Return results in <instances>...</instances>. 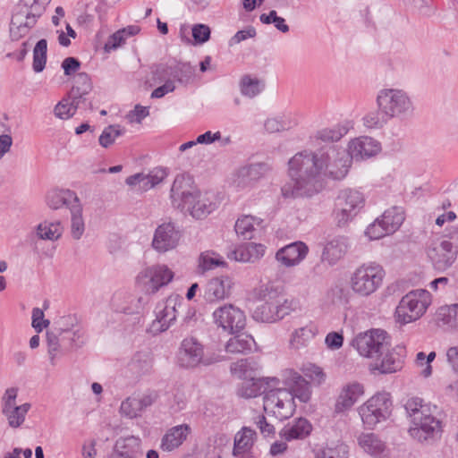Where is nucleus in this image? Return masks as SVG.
<instances>
[{"label": "nucleus", "instance_id": "nucleus-1", "mask_svg": "<svg viewBox=\"0 0 458 458\" xmlns=\"http://www.w3.org/2000/svg\"><path fill=\"white\" fill-rule=\"evenodd\" d=\"M345 149L329 146L317 151H301L288 162L292 181L282 188L284 197H312L324 188V178L343 180L352 166Z\"/></svg>", "mask_w": 458, "mask_h": 458}, {"label": "nucleus", "instance_id": "nucleus-2", "mask_svg": "<svg viewBox=\"0 0 458 458\" xmlns=\"http://www.w3.org/2000/svg\"><path fill=\"white\" fill-rule=\"evenodd\" d=\"M403 407L410 419L408 434L412 439L431 443L441 437L445 414L440 407L419 397L407 399Z\"/></svg>", "mask_w": 458, "mask_h": 458}, {"label": "nucleus", "instance_id": "nucleus-3", "mask_svg": "<svg viewBox=\"0 0 458 458\" xmlns=\"http://www.w3.org/2000/svg\"><path fill=\"white\" fill-rule=\"evenodd\" d=\"M170 199L174 208L188 213L197 220L205 219L217 208L213 193L201 191L193 180L178 174L171 187Z\"/></svg>", "mask_w": 458, "mask_h": 458}, {"label": "nucleus", "instance_id": "nucleus-4", "mask_svg": "<svg viewBox=\"0 0 458 458\" xmlns=\"http://www.w3.org/2000/svg\"><path fill=\"white\" fill-rule=\"evenodd\" d=\"M260 303L253 311V318L259 322L274 323L293 310V301L284 298L278 288L265 284L256 292Z\"/></svg>", "mask_w": 458, "mask_h": 458}, {"label": "nucleus", "instance_id": "nucleus-5", "mask_svg": "<svg viewBox=\"0 0 458 458\" xmlns=\"http://www.w3.org/2000/svg\"><path fill=\"white\" fill-rule=\"evenodd\" d=\"M385 277L386 271L383 266L375 261H367L352 270L348 284L353 295L369 298L383 286Z\"/></svg>", "mask_w": 458, "mask_h": 458}, {"label": "nucleus", "instance_id": "nucleus-6", "mask_svg": "<svg viewBox=\"0 0 458 458\" xmlns=\"http://www.w3.org/2000/svg\"><path fill=\"white\" fill-rule=\"evenodd\" d=\"M377 105L381 114L388 119H403L412 115L413 100L406 90L399 88H385L377 95Z\"/></svg>", "mask_w": 458, "mask_h": 458}, {"label": "nucleus", "instance_id": "nucleus-7", "mask_svg": "<svg viewBox=\"0 0 458 458\" xmlns=\"http://www.w3.org/2000/svg\"><path fill=\"white\" fill-rule=\"evenodd\" d=\"M363 426L373 429L387 420L393 411V401L388 393H377L357 409Z\"/></svg>", "mask_w": 458, "mask_h": 458}, {"label": "nucleus", "instance_id": "nucleus-8", "mask_svg": "<svg viewBox=\"0 0 458 458\" xmlns=\"http://www.w3.org/2000/svg\"><path fill=\"white\" fill-rule=\"evenodd\" d=\"M431 294L427 290L417 289L406 293L395 310V319L405 325L420 318L431 304Z\"/></svg>", "mask_w": 458, "mask_h": 458}, {"label": "nucleus", "instance_id": "nucleus-9", "mask_svg": "<svg viewBox=\"0 0 458 458\" xmlns=\"http://www.w3.org/2000/svg\"><path fill=\"white\" fill-rule=\"evenodd\" d=\"M212 322L218 331L234 335L245 328L247 318L240 307L233 303H224L212 312Z\"/></svg>", "mask_w": 458, "mask_h": 458}, {"label": "nucleus", "instance_id": "nucleus-10", "mask_svg": "<svg viewBox=\"0 0 458 458\" xmlns=\"http://www.w3.org/2000/svg\"><path fill=\"white\" fill-rule=\"evenodd\" d=\"M352 345L360 356L373 360L386 350L388 336L384 330L371 329L357 335Z\"/></svg>", "mask_w": 458, "mask_h": 458}, {"label": "nucleus", "instance_id": "nucleus-11", "mask_svg": "<svg viewBox=\"0 0 458 458\" xmlns=\"http://www.w3.org/2000/svg\"><path fill=\"white\" fill-rule=\"evenodd\" d=\"M264 410L268 415L283 420L293 416L296 404L292 394L286 388L268 391L264 396Z\"/></svg>", "mask_w": 458, "mask_h": 458}, {"label": "nucleus", "instance_id": "nucleus-12", "mask_svg": "<svg viewBox=\"0 0 458 458\" xmlns=\"http://www.w3.org/2000/svg\"><path fill=\"white\" fill-rule=\"evenodd\" d=\"M174 273L165 264H156L143 268L136 282L146 293H156L174 279Z\"/></svg>", "mask_w": 458, "mask_h": 458}, {"label": "nucleus", "instance_id": "nucleus-13", "mask_svg": "<svg viewBox=\"0 0 458 458\" xmlns=\"http://www.w3.org/2000/svg\"><path fill=\"white\" fill-rule=\"evenodd\" d=\"M427 255L437 269L445 270L451 267L458 255V233L456 237L433 242L428 248Z\"/></svg>", "mask_w": 458, "mask_h": 458}, {"label": "nucleus", "instance_id": "nucleus-14", "mask_svg": "<svg viewBox=\"0 0 458 458\" xmlns=\"http://www.w3.org/2000/svg\"><path fill=\"white\" fill-rule=\"evenodd\" d=\"M18 388H7L1 397V411L8 425L13 428H20L25 421L31 405L29 403L18 404Z\"/></svg>", "mask_w": 458, "mask_h": 458}, {"label": "nucleus", "instance_id": "nucleus-15", "mask_svg": "<svg viewBox=\"0 0 458 458\" xmlns=\"http://www.w3.org/2000/svg\"><path fill=\"white\" fill-rule=\"evenodd\" d=\"M182 237V230L174 222H164L155 229L151 247L157 253L165 254L174 250L180 245Z\"/></svg>", "mask_w": 458, "mask_h": 458}, {"label": "nucleus", "instance_id": "nucleus-16", "mask_svg": "<svg viewBox=\"0 0 458 458\" xmlns=\"http://www.w3.org/2000/svg\"><path fill=\"white\" fill-rule=\"evenodd\" d=\"M364 204L362 194L356 190L346 189L336 199L335 216L339 225H345Z\"/></svg>", "mask_w": 458, "mask_h": 458}, {"label": "nucleus", "instance_id": "nucleus-17", "mask_svg": "<svg viewBox=\"0 0 458 458\" xmlns=\"http://www.w3.org/2000/svg\"><path fill=\"white\" fill-rule=\"evenodd\" d=\"M406 355L405 348L395 346L389 349V345L383 354H379L371 360L369 369L373 373L391 374L402 369Z\"/></svg>", "mask_w": 458, "mask_h": 458}, {"label": "nucleus", "instance_id": "nucleus-18", "mask_svg": "<svg viewBox=\"0 0 458 458\" xmlns=\"http://www.w3.org/2000/svg\"><path fill=\"white\" fill-rule=\"evenodd\" d=\"M182 299L179 295H170L159 302L155 310L156 318L153 320L150 330L154 334L167 330L177 316V308L181 306Z\"/></svg>", "mask_w": 458, "mask_h": 458}, {"label": "nucleus", "instance_id": "nucleus-19", "mask_svg": "<svg viewBox=\"0 0 458 458\" xmlns=\"http://www.w3.org/2000/svg\"><path fill=\"white\" fill-rule=\"evenodd\" d=\"M235 283L232 276L220 275L210 278L205 284L203 299L208 303H216L231 297Z\"/></svg>", "mask_w": 458, "mask_h": 458}, {"label": "nucleus", "instance_id": "nucleus-20", "mask_svg": "<svg viewBox=\"0 0 458 458\" xmlns=\"http://www.w3.org/2000/svg\"><path fill=\"white\" fill-rule=\"evenodd\" d=\"M381 150V143L369 136H360L350 140L346 148L352 161L367 160L377 156Z\"/></svg>", "mask_w": 458, "mask_h": 458}, {"label": "nucleus", "instance_id": "nucleus-21", "mask_svg": "<svg viewBox=\"0 0 458 458\" xmlns=\"http://www.w3.org/2000/svg\"><path fill=\"white\" fill-rule=\"evenodd\" d=\"M364 394L365 387L361 383L351 381L344 384L335 402V413L343 414L349 411Z\"/></svg>", "mask_w": 458, "mask_h": 458}, {"label": "nucleus", "instance_id": "nucleus-22", "mask_svg": "<svg viewBox=\"0 0 458 458\" xmlns=\"http://www.w3.org/2000/svg\"><path fill=\"white\" fill-rule=\"evenodd\" d=\"M181 360L185 367L199 364L209 365L219 361L218 358L205 357L203 345L195 338H185L181 346Z\"/></svg>", "mask_w": 458, "mask_h": 458}, {"label": "nucleus", "instance_id": "nucleus-23", "mask_svg": "<svg viewBox=\"0 0 458 458\" xmlns=\"http://www.w3.org/2000/svg\"><path fill=\"white\" fill-rule=\"evenodd\" d=\"M38 17V15H36L34 13L18 4L11 20V39L18 41L29 34L30 29L36 25Z\"/></svg>", "mask_w": 458, "mask_h": 458}, {"label": "nucleus", "instance_id": "nucleus-24", "mask_svg": "<svg viewBox=\"0 0 458 458\" xmlns=\"http://www.w3.org/2000/svg\"><path fill=\"white\" fill-rule=\"evenodd\" d=\"M309 247L302 242H295L280 248L275 255L276 260L284 267L299 266L307 257Z\"/></svg>", "mask_w": 458, "mask_h": 458}, {"label": "nucleus", "instance_id": "nucleus-25", "mask_svg": "<svg viewBox=\"0 0 458 458\" xmlns=\"http://www.w3.org/2000/svg\"><path fill=\"white\" fill-rule=\"evenodd\" d=\"M350 247L349 239L345 235L329 237L325 243L321 260L329 266L336 265L346 255Z\"/></svg>", "mask_w": 458, "mask_h": 458}, {"label": "nucleus", "instance_id": "nucleus-26", "mask_svg": "<svg viewBox=\"0 0 458 458\" xmlns=\"http://www.w3.org/2000/svg\"><path fill=\"white\" fill-rule=\"evenodd\" d=\"M359 447L374 458H386L388 449L385 441L375 433H361L357 438Z\"/></svg>", "mask_w": 458, "mask_h": 458}, {"label": "nucleus", "instance_id": "nucleus-27", "mask_svg": "<svg viewBox=\"0 0 458 458\" xmlns=\"http://www.w3.org/2000/svg\"><path fill=\"white\" fill-rule=\"evenodd\" d=\"M191 433L188 424H181L169 428L161 438L160 449L164 452H172L179 448Z\"/></svg>", "mask_w": 458, "mask_h": 458}, {"label": "nucleus", "instance_id": "nucleus-28", "mask_svg": "<svg viewBox=\"0 0 458 458\" xmlns=\"http://www.w3.org/2000/svg\"><path fill=\"white\" fill-rule=\"evenodd\" d=\"M318 334V327L312 324L295 328L289 336L288 348L294 352L307 348Z\"/></svg>", "mask_w": 458, "mask_h": 458}, {"label": "nucleus", "instance_id": "nucleus-29", "mask_svg": "<svg viewBox=\"0 0 458 458\" xmlns=\"http://www.w3.org/2000/svg\"><path fill=\"white\" fill-rule=\"evenodd\" d=\"M312 431L311 423L304 418H299L287 423L279 432V436L285 441L304 439Z\"/></svg>", "mask_w": 458, "mask_h": 458}, {"label": "nucleus", "instance_id": "nucleus-30", "mask_svg": "<svg viewBox=\"0 0 458 458\" xmlns=\"http://www.w3.org/2000/svg\"><path fill=\"white\" fill-rule=\"evenodd\" d=\"M286 389L292 394L293 402L295 399L304 403L310 401L311 396L310 384L299 373L290 371L286 379Z\"/></svg>", "mask_w": 458, "mask_h": 458}, {"label": "nucleus", "instance_id": "nucleus-31", "mask_svg": "<svg viewBox=\"0 0 458 458\" xmlns=\"http://www.w3.org/2000/svg\"><path fill=\"white\" fill-rule=\"evenodd\" d=\"M265 253V246L250 242L241 245L228 254L230 259L238 262H255L263 257Z\"/></svg>", "mask_w": 458, "mask_h": 458}, {"label": "nucleus", "instance_id": "nucleus-32", "mask_svg": "<svg viewBox=\"0 0 458 458\" xmlns=\"http://www.w3.org/2000/svg\"><path fill=\"white\" fill-rule=\"evenodd\" d=\"M141 439L136 436L119 437L114 444V452L123 458H137L140 453Z\"/></svg>", "mask_w": 458, "mask_h": 458}, {"label": "nucleus", "instance_id": "nucleus-33", "mask_svg": "<svg viewBox=\"0 0 458 458\" xmlns=\"http://www.w3.org/2000/svg\"><path fill=\"white\" fill-rule=\"evenodd\" d=\"M80 202L76 193L70 190H54L49 191L47 196V204L52 209H59L63 206L69 208L71 204Z\"/></svg>", "mask_w": 458, "mask_h": 458}, {"label": "nucleus", "instance_id": "nucleus-34", "mask_svg": "<svg viewBox=\"0 0 458 458\" xmlns=\"http://www.w3.org/2000/svg\"><path fill=\"white\" fill-rule=\"evenodd\" d=\"M197 267L199 273L205 274L208 271L213 270L216 267H226L227 262L224 257L212 250H207L198 257Z\"/></svg>", "mask_w": 458, "mask_h": 458}, {"label": "nucleus", "instance_id": "nucleus-35", "mask_svg": "<svg viewBox=\"0 0 458 458\" xmlns=\"http://www.w3.org/2000/svg\"><path fill=\"white\" fill-rule=\"evenodd\" d=\"M226 344L225 351L233 354H243L250 352L254 344V339L251 335L246 334H234Z\"/></svg>", "mask_w": 458, "mask_h": 458}, {"label": "nucleus", "instance_id": "nucleus-36", "mask_svg": "<svg viewBox=\"0 0 458 458\" xmlns=\"http://www.w3.org/2000/svg\"><path fill=\"white\" fill-rule=\"evenodd\" d=\"M437 318L446 328L458 330V303L439 307L437 310Z\"/></svg>", "mask_w": 458, "mask_h": 458}, {"label": "nucleus", "instance_id": "nucleus-37", "mask_svg": "<svg viewBox=\"0 0 458 458\" xmlns=\"http://www.w3.org/2000/svg\"><path fill=\"white\" fill-rule=\"evenodd\" d=\"M69 209L71 213V235L74 240H80L85 232L82 204L81 202L77 204H71Z\"/></svg>", "mask_w": 458, "mask_h": 458}, {"label": "nucleus", "instance_id": "nucleus-38", "mask_svg": "<svg viewBox=\"0 0 458 458\" xmlns=\"http://www.w3.org/2000/svg\"><path fill=\"white\" fill-rule=\"evenodd\" d=\"M256 433L250 428H242L234 437L233 454L239 455L249 452L255 441Z\"/></svg>", "mask_w": 458, "mask_h": 458}, {"label": "nucleus", "instance_id": "nucleus-39", "mask_svg": "<svg viewBox=\"0 0 458 458\" xmlns=\"http://www.w3.org/2000/svg\"><path fill=\"white\" fill-rule=\"evenodd\" d=\"M384 227L392 234L401 226L404 221V213L402 208L392 207L386 209L380 216Z\"/></svg>", "mask_w": 458, "mask_h": 458}, {"label": "nucleus", "instance_id": "nucleus-40", "mask_svg": "<svg viewBox=\"0 0 458 458\" xmlns=\"http://www.w3.org/2000/svg\"><path fill=\"white\" fill-rule=\"evenodd\" d=\"M265 383L262 378H246L237 390V394L242 398H255L265 391Z\"/></svg>", "mask_w": 458, "mask_h": 458}, {"label": "nucleus", "instance_id": "nucleus-41", "mask_svg": "<svg viewBox=\"0 0 458 458\" xmlns=\"http://www.w3.org/2000/svg\"><path fill=\"white\" fill-rule=\"evenodd\" d=\"M36 234L41 240L57 241L63 234L60 222L43 221L36 227Z\"/></svg>", "mask_w": 458, "mask_h": 458}, {"label": "nucleus", "instance_id": "nucleus-42", "mask_svg": "<svg viewBox=\"0 0 458 458\" xmlns=\"http://www.w3.org/2000/svg\"><path fill=\"white\" fill-rule=\"evenodd\" d=\"M348 454V445L341 441H336L320 448L316 454V458H347Z\"/></svg>", "mask_w": 458, "mask_h": 458}, {"label": "nucleus", "instance_id": "nucleus-43", "mask_svg": "<svg viewBox=\"0 0 458 458\" xmlns=\"http://www.w3.org/2000/svg\"><path fill=\"white\" fill-rule=\"evenodd\" d=\"M349 123H339L333 127L324 128L317 131L316 137L323 141H338L349 131Z\"/></svg>", "mask_w": 458, "mask_h": 458}, {"label": "nucleus", "instance_id": "nucleus-44", "mask_svg": "<svg viewBox=\"0 0 458 458\" xmlns=\"http://www.w3.org/2000/svg\"><path fill=\"white\" fill-rule=\"evenodd\" d=\"M260 223L261 219L259 218L252 216H243L236 221L234 226L235 232L244 239H251L255 225H259Z\"/></svg>", "mask_w": 458, "mask_h": 458}, {"label": "nucleus", "instance_id": "nucleus-45", "mask_svg": "<svg viewBox=\"0 0 458 458\" xmlns=\"http://www.w3.org/2000/svg\"><path fill=\"white\" fill-rule=\"evenodd\" d=\"M143 411L144 410L136 394L123 401L120 406L121 414L129 419H134L140 416Z\"/></svg>", "mask_w": 458, "mask_h": 458}, {"label": "nucleus", "instance_id": "nucleus-46", "mask_svg": "<svg viewBox=\"0 0 458 458\" xmlns=\"http://www.w3.org/2000/svg\"><path fill=\"white\" fill-rule=\"evenodd\" d=\"M264 87L262 81L257 77L244 75L240 82L241 92L249 98H253L260 93Z\"/></svg>", "mask_w": 458, "mask_h": 458}, {"label": "nucleus", "instance_id": "nucleus-47", "mask_svg": "<svg viewBox=\"0 0 458 458\" xmlns=\"http://www.w3.org/2000/svg\"><path fill=\"white\" fill-rule=\"evenodd\" d=\"M91 89L92 85L89 77L85 72H81L74 79V85L71 94L74 100H78L87 95Z\"/></svg>", "mask_w": 458, "mask_h": 458}, {"label": "nucleus", "instance_id": "nucleus-48", "mask_svg": "<svg viewBox=\"0 0 458 458\" xmlns=\"http://www.w3.org/2000/svg\"><path fill=\"white\" fill-rule=\"evenodd\" d=\"M408 8L423 18H430L437 14V7L432 0H415Z\"/></svg>", "mask_w": 458, "mask_h": 458}, {"label": "nucleus", "instance_id": "nucleus-49", "mask_svg": "<svg viewBox=\"0 0 458 458\" xmlns=\"http://www.w3.org/2000/svg\"><path fill=\"white\" fill-rule=\"evenodd\" d=\"M79 105L78 100L71 103L68 99L59 101L54 107V114L55 117L61 120H67L73 116Z\"/></svg>", "mask_w": 458, "mask_h": 458}, {"label": "nucleus", "instance_id": "nucleus-50", "mask_svg": "<svg viewBox=\"0 0 458 458\" xmlns=\"http://www.w3.org/2000/svg\"><path fill=\"white\" fill-rule=\"evenodd\" d=\"M124 131L118 124L109 125L104 129L98 141L103 148H108L114 143L116 138L123 135Z\"/></svg>", "mask_w": 458, "mask_h": 458}, {"label": "nucleus", "instance_id": "nucleus-51", "mask_svg": "<svg viewBox=\"0 0 458 458\" xmlns=\"http://www.w3.org/2000/svg\"><path fill=\"white\" fill-rule=\"evenodd\" d=\"M389 234L391 233L386 226L384 227L379 217L376 218L371 224H369L365 230V235L370 241L379 240Z\"/></svg>", "mask_w": 458, "mask_h": 458}, {"label": "nucleus", "instance_id": "nucleus-52", "mask_svg": "<svg viewBox=\"0 0 458 458\" xmlns=\"http://www.w3.org/2000/svg\"><path fill=\"white\" fill-rule=\"evenodd\" d=\"M80 324V318L75 314L62 316L55 321L56 329L59 334L68 333Z\"/></svg>", "mask_w": 458, "mask_h": 458}, {"label": "nucleus", "instance_id": "nucleus-53", "mask_svg": "<svg viewBox=\"0 0 458 458\" xmlns=\"http://www.w3.org/2000/svg\"><path fill=\"white\" fill-rule=\"evenodd\" d=\"M126 184L131 187H137L138 191H147L153 188V183H150L147 174L140 173L129 176L126 179Z\"/></svg>", "mask_w": 458, "mask_h": 458}, {"label": "nucleus", "instance_id": "nucleus-54", "mask_svg": "<svg viewBox=\"0 0 458 458\" xmlns=\"http://www.w3.org/2000/svg\"><path fill=\"white\" fill-rule=\"evenodd\" d=\"M126 184L131 187H137L138 191H147L153 188V183H150L147 174L140 173L129 176L126 179Z\"/></svg>", "mask_w": 458, "mask_h": 458}, {"label": "nucleus", "instance_id": "nucleus-55", "mask_svg": "<svg viewBox=\"0 0 458 458\" xmlns=\"http://www.w3.org/2000/svg\"><path fill=\"white\" fill-rule=\"evenodd\" d=\"M131 365L139 372L148 373L152 368V358L148 353L139 352L134 356Z\"/></svg>", "mask_w": 458, "mask_h": 458}, {"label": "nucleus", "instance_id": "nucleus-56", "mask_svg": "<svg viewBox=\"0 0 458 458\" xmlns=\"http://www.w3.org/2000/svg\"><path fill=\"white\" fill-rule=\"evenodd\" d=\"M302 371L307 377L318 385L323 383L326 379V374L318 365L308 364L303 368Z\"/></svg>", "mask_w": 458, "mask_h": 458}, {"label": "nucleus", "instance_id": "nucleus-57", "mask_svg": "<svg viewBox=\"0 0 458 458\" xmlns=\"http://www.w3.org/2000/svg\"><path fill=\"white\" fill-rule=\"evenodd\" d=\"M50 1L51 0H21L19 5L25 7L36 15L41 16Z\"/></svg>", "mask_w": 458, "mask_h": 458}, {"label": "nucleus", "instance_id": "nucleus-58", "mask_svg": "<svg viewBox=\"0 0 458 458\" xmlns=\"http://www.w3.org/2000/svg\"><path fill=\"white\" fill-rule=\"evenodd\" d=\"M47 352L50 358L51 364H55V359L58 355L61 346L59 344L58 336L54 333L48 332L47 335Z\"/></svg>", "mask_w": 458, "mask_h": 458}, {"label": "nucleus", "instance_id": "nucleus-59", "mask_svg": "<svg viewBox=\"0 0 458 458\" xmlns=\"http://www.w3.org/2000/svg\"><path fill=\"white\" fill-rule=\"evenodd\" d=\"M192 37L197 44H203L210 38V29L205 24H196L191 29Z\"/></svg>", "mask_w": 458, "mask_h": 458}, {"label": "nucleus", "instance_id": "nucleus-60", "mask_svg": "<svg viewBox=\"0 0 458 458\" xmlns=\"http://www.w3.org/2000/svg\"><path fill=\"white\" fill-rule=\"evenodd\" d=\"M325 344L329 350H339L344 344V335L339 332H330L326 335Z\"/></svg>", "mask_w": 458, "mask_h": 458}, {"label": "nucleus", "instance_id": "nucleus-61", "mask_svg": "<svg viewBox=\"0 0 458 458\" xmlns=\"http://www.w3.org/2000/svg\"><path fill=\"white\" fill-rule=\"evenodd\" d=\"M33 328L37 332H41L45 327L49 325V321L44 319V312L39 308H34L32 310V323Z\"/></svg>", "mask_w": 458, "mask_h": 458}, {"label": "nucleus", "instance_id": "nucleus-62", "mask_svg": "<svg viewBox=\"0 0 458 458\" xmlns=\"http://www.w3.org/2000/svg\"><path fill=\"white\" fill-rule=\"evenodd\" d=\"M148 114L149 110L148 106L136 105L134 109L127 114V119L130 123H140L145 117L148 116Z\"/></svg>", "mask_w": 458, "mask_h": 458}, {"label": "nucleus", "instance_id": "nucleus-63", "mask_svg": "<svg viewBox=\"0 0 458 458\" xmlns=\"http://www.w3.org/2000/svg\"><path fill=\"white\" fill-rule=\"evenodd\" d=\"M125 41V36L123 31L120 30L112 34L105 44V50L109 52L110 50L116 49L122 46Z\"/></svg>", "mask_w": 458, "mask_h": 458}, {"label": "nucleus", "instance_id": "nucleus-64", "mask_svg": "<svg viewBox=\"0 0 458 458\" xmlns=\"http://www.w3.org/2000/svg\"><path fill=\"white\" fill-rule=\"evenodd\" d=\"M384 123V120L380 117L379 114L376 112L369 113L363 117V124L369 129L381 128Z\"/></svg>", "mask_w": 458, "mask_h": 458}]
</instances>
